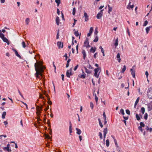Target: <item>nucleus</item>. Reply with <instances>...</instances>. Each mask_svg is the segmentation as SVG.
<instances>
[{
	"instance_id": "obj_59",
	"label": "nucleus",
	"mask_w": 152,
	"mask_h": 152,
	"mask_svg": "<svg viewBox=\"0 0 152 152\" xmlns=\"http://www.w3.org/2000/svg\"><path fill=\"white\" fill-rule=\"evenodd\" d=\"M78 45H79V44L78 43L77 45V46H76V50L77 53H78Z\"/></svg>"
},
{
	"instance_id": "obj_64",
	"label": "nucleus",
	"mask_w": 152,
	"mask_h": 152,
	"mask_svg": "<svg viewBox=\"0 0 152 152\" xmlns=\"http://www.w3.org/2000/svg\"><path fill=\"white\" fill-rule=\"evenodd\" d=\"M145 75H146L147 77V78L148 76V73L147 71H146L145 72Z\"/></svg>"
},
{
	"instance_id": "obj_30",
	"label": "nucleus",
	"mask_w": 152,
	"mask_h": 152,
	"mask_svg": "<svg viewBox=\"0 0 152 152\" xmlns=\"http://www.w3.org/2000/svg\"><path fill=\"white\" fill-rule=\"evenodd\" d=\"M98 39H99L98 37V36H97V35H96L95 37V39L93 40V41L94 42H96L98 41Z\"/></svg>"
},
{
	"instance_id": "obj_27",
	"label": "nucleus",
	"mask_w": 152,
	"mask_h": 152,
	"mask_svg": "<svg viewBox=\"0 0 152 152\" xmlns=\"http://www.w3.org/2000/svg\"><path fill=\"white\" fill-rule=\"evenodd\" d=\"M139 100H140V98L139 97H138L137 98V99H136V101L135 102V103H134V107L136 106L137 105V103L139 102Z\"/></svg>"
},
{
	"instance_id": "obj_42",
	"label": "nucleus",
	"mask_w": 152,
	"mask_h": 152,
	"mask_svg": "<svg viewBox=\"0 0 152 152\" xmlns=\"http://www.w3.org/2000/svg\"><path fill=\"white\" fill-rule=\"evenodd\" d=\"M120 113H121V114L124 115L125 114V113L124 112V110L123 109H121L120 110Z\"/></svg>"
},
{
	"instance_id": "obj_51",
	"label": "nucleus",
	"mask_w": 152,
	"mask_h": 152,
	"mask_svg": "<svg viewBox=\"0 0 152 152\" xmlns=\"http://www.w3.org/2000/svg\"><path fill=\"white\" fill-rule=\"evenodd\" d=\"M74 34L76 36L78 37L79 36V34H78V31H75L74 32Z\"/></svg>"
},
{
	"instance_id": "obj_55",
	"label": "nucleus",
	"mask_w": 152,
	"mask_h": 152,
	"mask_svg": "<svg viewBox=\"0 0 152 152\" xmlns=\"http://www.w3.org/2000/svg\"><path fill=\"white\" fill-rule=\"evenodd\" d=\"M99 136L100 138V139H102V135L101 132H99Z\"/></svg>"
},
{
	"instance_id": "obj_57",
	"label": "nucleus",
	"mask_w": 152,
	"mask_h": 152,
	"mask_svg": "<svg viewBox=\"0 0 152 152\" xmlns=\"http://www.w3.org/2000/svg\"><path fill=\"white\" fill-rule=\"evenodd\" d=\"M98 98L97 97V96L96 94H95V99L96 102H97L98 101Z\"/></svg>"
},
{
	"instance_id": "obj_5",
	"label": "nucleus",
	"mask_w": 152,
	"mask_h": 152,
	"mask_svg": "<svg viewBox=\"0 0 152 152\" xmlns=\"http://www.w3.org/2000/svg\"><path fill=\"white\" fill-rule=\"evenodd\" d=\"M104 10H102L100 12L97 14L96 15V18L98 19H100L101 18L103 15V11Z\"/></svg>"
},
{
	"instance_id": "obj_17",
	"label": "nucleus",
	"mask_w": 152,
	"mask_h": 152,
	"mask_svg": "<svg viewBox=\"0 0 152 152\" xmlns=\"http://www.w3.org/2000/svg\"><path fill=\"white\" fill-rule=\"evenodd\" d=\"M82 53L83 55V58L84 60L86 59V51L84 50H83L82 51Z\"/></svg>"
},
{
	"instance_id": "obj_8",
	"label": "nucleus",
	"mask_w": 152,
	"mask_h": 152,
	"mask_svg": "<svg viewBox=\"0 0 152 152\" xmlns=\"http://www.w3.org/2000/svg\"><path fill=\"white\" fill-rule=\"evenodd\" d=\"M148 109L149 111H151L152 110V102H150L148 105Z\"/></svg>"
},
{
	"instance_id": "obj_45",
	"label": "nucleus",
	"mask_w": 152,
	"mask_h": 152,
	"mask_svg": "<svg viewBox=\"0 0 152 152\" xmlns=\"http://www.w3.org/2000/svg\"><path fill=\"white\" fill-rule=\"evenodd\" d=\"M140 126H141L142 127H144L145 126V124L142 122H140Z\"/></svg>"
},
{
	"instance_id": "obj_36",
	"label": "nucleus",
	"mask_w": 152,
	"mask_h": 152,
	"mask_svg": "<svg viewBox=\"0 0 152 152\" xmlns=\"http://www.w3.org/2000/svg\"><path fill=\"white\" fill-rule=\"evenodd\" d=\"M118 38H117V39H116L115 40V42L114 44V45L115 47H116L118 45Z\"/></svg>"
},
{
	"instance_id": "obj_50",
	"label": "nucleus",
	"mask_w": 152,
	"mask_h": 152,
	"mask_svg": "<svg viewBox=\"0 0 152 152\" xmlns=\"http://www.w3.org/2000/svg\"><path fill=\"white\" fill-rule=\"evenodd\" d=\"M0 37L2 39L3 38H4L5 37L4 35L2 33L0 34Z\"/></svg>"
},
{
	"instance_id": "obj_26",
	"label": "nucleus",
	"mask_w": 152,
	"mask_h": 152,
	"mask_svg": "<svg viewBox=\"0 0 152 152\" xmlns=\"http://www.w3.org/2000/svg\"><path fill=\"white\" fill-rule=\"evenodd\" d=\"M145 129L147 131H149L150 132H151L152 131V128H149L148 126H146V127Z\"/></svg>"
},
{
	"instance_id": "obj_12",
	"label": "nucleus",
	"mask_w": 152,
	"mask_h": 152,
	"mask_svg": "<svg viewBox=\"0 0 152 152\" xmlns=\"http://www.w3.org/2000/svg\"><path fill=\"white\" fill-rule=\"evenodd\" d=\"M130 71L131 72V74L132 75V77L134 78H135V71L133 70L132 69H130Z\"/></svg>"
},
{
	"instance_id": "obj_14",
	"label": "nucleus",
	"mask_w": 152,
	"mask_h": 152,
	"mask_svg": "<svg viewBox=\"0 0 152 152\" xmlns=\"http://www.w3.org/2000/svg\"><path fill=\"white\" fill-rule=\"evenodd\" d=\"M93 28L92 27H91L90 29L89 33L87 34V36L89 37L92 34L93 31Z\"/></svg>"
},
{
	"instance_id": "obj_15",
	"label": "nucleus",
	"mask_w": 152,
	"mask_h": 152,
	"mask_svg": "<svg viewBox=\"0 0 152 152\" xmlns=\"http://www.w3.org/2000/svg\"><path fill=\"white\" fill-rule=\"evenodd\" d=\"M2 40L4 42L6 43L8 45H9L10 43L9 42V41L6 37H4L2 39Z\"/></svg>"
},
{
	"instance_id": "obj_4",
	"label": "nucleus",
	"mask_w": 152,
	"mask_h": 152,
	"mask_svg": "<svg viewBox=\"0 0 152 152\" xmlns=\"http://www.w3.org/2000/svg\"><path fill=\"white\" fill-rule=\"evenodd\" d=\"M100 69L101 68L99 67L96 68L94 70V71L95 72L94 75L96 78H98L99 77V73L98 74V72L99 70H100Z\"/></svg>"
},
{
	"instance_id": "obj_28",
	"label": "nucleus",
	"mask_w": 152,
	"mask_h": 152,
	"mask_svg": "<svg viewBox=\"0 0 152 152\" xmlns=\"http://www.w3.org/2000/svg\"><path fill=\"white\" fill-rule=\"evenodd\" d=\"M6 112L5 111H4L3 112L2 114V118L3 119H4L5 118V116L6 115Z\"/></svg>"
},
{
	"instance_id": "obj_56",
	"label": "nucleus",
	"mask_w": 152,
	"mask_h": 152,
	"mask_svg": "<svg viewBox=\"0 0 152 152\" xmlns=\"http://www.w3.org/2000/svg\"><path fill=\"white\" fill-rule=\"evenodd\" d=\"M126 113L129 115L130 114V111L129 110H126Z\"/></svg>"
},
{
	"instance_id": "obj_32",
	"label": "nucleus",
	"mask_w": 152,
	"mask_h": 152,
	"mask_svg": "<svg viewBox=\"0 0 152 152\" xmlns=\"http://www.w3.org/2000/svg\"><path fill=\"white\" fill-rule=\"evenodd\" d=\"M108 13H110V12H111L112 10V8L111 7H110L109 5H108Z\"/></svg>"
},
{
	"instance_id": "obj_33",
	"label": "nucleus",
	"mask_w": 152,
	"mask_h": 152,
	"mask_svg": "<svg viewBox=\"0 0 152 152\" xmlns=\"http://www.w3.org/2000/svg\"><path fill=\"white\" fill-rule=\"evenodd\" d=\"M98 120L99 121V125L101 126V128H102L103 126V125H102V123L101 122V120L99 118L98 119Z\"/></svg>"
},
{
	"instance_id": "obj_7",
	"label": "nucleus",
	"mask_w": 152,
	"mask_h": 152,
	"mask_svg": "<svg viewBox=\"0 0 152 152\" xmlns=\"http://www.w3.org/2000/svg\"><path fill=\"white\" fill-rule=\"evenodd\" d=\"M42 107H40L39 106H37L36 109L37 110V115H39L40 114V113L41 111L42 110Z\"/></svg>"
},
{
	"instance_id": "obj_2",
	"label": "nucleus",
	"mask_w": 152,
	"mask_h": 152,
	"mask_svg": "<svg viewBox=\"0 0 152 152\" xmlns=\"http://www.w3.org/2000/svg\"><path fill=\"white\" fill-rule=\"evenodd\" d=\"M147 96L150 99H152V88H149L147 91Z\"/></svg>"
},
{
	"instance_id": "obj_48",
	"label": "nucleus",
	"mask_w": 152,
	"mask_h": 152,
	"mask_svg": "<svg viewBox=\"0 0 152 152\" xmlns=\"http://www.w3.org/2000/svg\"><path fill=\"white\" fill-rule=\"evenodd\" d=\"M48 104H49L50 105H51L52 104V102L50 100V98L48 96Z\"/></svg>"
},
{
	"instance_id": "obj_18",
	"label": "nucleus",
	"mask_w": 152,
	"mask_h": 152,
	"mask_svg": "<svg viewBox=\"0 0 152 152\" xmlns=\"http://www.w3.org/2000/svg\"><path fill=\"white\" fill-rule=\"evenodd\" d=\"M96 49V48L95 47L94 48L92 47L90 49V51L93 53H94L95 52Z\"/></svg>"
},
{
	"instance_id": "obj_54",
	"label": "nucleus",
	"mask_w": 152,
	"mask_h": 152,
	"mask_svg": "<svg viewBox=\"0 0 152 152\" xmlns=\"http://www.w3.org/2000/svg\"><path fill=\"white\" fill-rule=\"evenodd\" d=\"M138 129L139 130H140L142 132H143V130L142 129V127L141 126H139L138 127Z\"/></svg>"
},
{
	"instance_id": "obj_62",
	"label": "nucleus",
	"mask_w": 152,
	"mask_h": 152,
	"mask_svg": "<svg viewBox=\"0 0 152 152\" xmlns=\"http://www.w3.org/2000/svg\"><path fill=\"white\" fill-rule=\"evenodd\" d=\"M78 65L77 64V65L74 68V71H75L76 70V69H77V68L78 67Z\"/></svg>"
},
{
	"instance_id": "obj_61",
	"label": "nucleus",
	"mask_w": 152,
	"mask_h": 152,
	"mask_svg": "<svg viewBox=\"0 0 152 152\" xmlns=\"http://www.w3.org/2000/svg\"><path fill=\"white\" fill-rule=\"evenodd\" d=\"M18 93H19V94L23 98H24L23 97V95H22V94H21V92H20V91L19 90V89H18Z\"/></svg>"
},
{
	"instance_id": "obj_3",
	"label": "nucleus",
	"mask_w": 152,
	"mask_h": 152,
	"mask_svg": "<svg viewBox=\"0 0 152 152\" xmlns=\"http://www.w3.org/2000/svg\"><path fill=\"white\" fill-rule=\"evenodd\" d=\"M72 75V68H70L69 70H68L66 71V75L67 77L69 78L70 76Z\"/></svg>"
},
{
	"instance_id": "obj_49",
	"label": "nucleus",
	"mask_w": 152,
	"mask_h": 152,
	"mask_svg": "<svg viewBox=\"0 0 152 152\" xmlns=\"http://www.w3.org/2000/svg\"><path fill=\"white\" fill-rule=\"evenodd\" d=\"M90 107L92 109H93L94 104L93 103L91 102L90 103Z\"/></svg>"
},
{
	"instance_id": "obj_37",
	"label": "nucleus",
	"mask_w": 152,
	"mask_h": 152,
	"mask_svg": "<svg viewBox=\"0 0 152 152\" xmlns=\"http://www.w3.org/2000/svg\"><path fill=\"white\" fill-rule=\"evenodd\" d=\"M70 61H71V59H69L67 61V64H66V67H68L69 65V63Z\"/></svg>"
},
{
	"instance_id": "obj_31",
	"label": "nucleus",
	"mask_w": 152,
	"mask_h": 152,
	"mask_svg": "<svg viewBox=\"0 0 152 152\" xmlns=\"http://www.w3.org/2000/svg\"><path fill=\"white\" fill-rule=\"evenodd\" d=\"M106 144L107 147H108L109 145L110 142L109 140L108 139H107L106 141Z\"/></svg>"
},
{
	"instance_id": "obj_47",
	"label": "nucleus",
	"mask_w": 152,
	"mask_h": 152,
	"mask_svg": "<svg viewBox=\"0 0 152 152\" xmlns=\"http://www.w3.org/2000/svg\"><path fill=\"white\" fill-rule=\"evenodd\" d=\"M86 77V74H84L81 75L80 78H85Z\"/></svg>"
},
{
	"instance_id": "obj_53",
	"label": "nucleus",
	"mask_w": 152,
	"mask_h": 152,
	"mask_svg": "<svg viewBox=\"0 0 152 152\" xmlns=\"http://www.w3.org/2000/svg\"><path fill=\"white\" fill-rule=\"evenodd\" d=\"M136 118L137 119L138 121H139L140 119V118L139 116V115L137 114H136Z\"/></svg>"
},
{
	"instance_id": "obj_44",
	"label": "nucleus",
	"mask_w": 152,
	"mask_h": 152,
	"mask_svg": "<svg viewBox=\"0 0 152 152\" xmlns=\"http://www.w3.org/2000/svg\"><path fill=\"white\" fill-rule=\"evenodd\" d=\"M140 126H141L142 127H144L145 126V124L142 122H140Z\"/></svg>"
},
{
	"instance_id": "obj_9",
	"label": "nucleus",
	"mask_w": 152,
	"mask_h": 152,
	"mask_svg": "<svg viewBox=\"0 0 152 152\" xmlns=\"http://www.w3.org/2000/svg\"><path fill=\"white\" fill-rule=\"evenodd\" d=\"M107 133V128H105L104 129L103 131L104 133V140L106 137V136Z\"/></svg>"
},
{
	"instance_id": "obj_40",
	"label": "nucleus",
	"mask_w": 152,
	"mask_h": 152,
	"mask_svg": "<svg viewBox=\"0 0 152 152\" xmlns=\"http://www.w3.org/2000/svg\"><path fill=\"white\" fill-rule=\"evenodd\" d=\"M76 12V9L75 7H74L73 8V11H72V14L73 15H74L75 14Z\"/></svg>"
},
{
	"instance_id": "obj_21",
	"label": "nucleus",
	"mask_w": 152,
	"mask_h": 152,
	"mask_svg": "<svg viewBox=\"0 0 152 152\" xmlns=\"http://www.w3.org/2000/svg\"><path fill=\"white\" fill-rule=\"evenodd\" d=\"M3 149L4 151H7L8 152H11L12 151L11 149H10V147H3Z\"/></svg>"
},
{
	"instance_id": "obj_41",
	"label": "nucleus",
	"mask_w": 152,
	"mask_h": 152,
	"mask_svg": "<svg viewBox=\"0 0 152 152\" xmlns=\"http://www.w3.org/2000/svg\"><path fill=\"white\" fill-rule=\"evenodd\" d=\"M98 33V31L97 30V27L96 28L95 30V32H94V34L95 35H97V34Z\"/></svg>"
},
{
	"instance_id": "obj_23",
	"label": "nucleus",
	"mask_w": 152,
	"mask_h": 152,
	"mask_svg": "<svg viewBox=\"0 0 152 152\" xmlns=\"http://www.w3.org/2000/svg\"><path fill=\"white\" fill-rule=\"evenodd\" d=\"M85 72L88 74H90L91 73V71L90 70H88V69H87L85 67H84Z\"/></svg>"
},
{
	"instance_id": "obj_35",
	"label": "nucleus",
	"mask_w": 152,
	"mask_h": 152,
	"mask_svg": "<svg viewBox=\"0 0 152 152\" xmlns=\"http://www.w3.org/2000/svg\"><path fill=\"white\" fill-rule=\"evenodd\" d=\"M126 66L125 65H124L123 66V68L122 69V71H121V72L124 73L125 71L126 70Z\"/></svg>"
},
{
	"instance_id": "obj_6",
	"label": "nucleus",
	"mask_w": 152,
	"mask_h": 152,
	"mask_svg": "<svg viewBox=\"0 0 152 152\" xmlns=\"http://www.w3.org/2000/svg\"><path fill=\"white\" fill-rule=\"evenodd\" d=\"M84 44V46L87 48H88L90 47V46L89 44L88 39V38L86 39Z\"/></svg>"
},
{
	"instance_id": "obj_38",
	"label": "nucleus",
	"mask_w": 152,
	"mask_h": 152,
	"mask_svg": "<svg viewBox=\"0 0 152 152\" xmlns=\"http://www.w3.org/2000/svg\"><path fill=\"white\" fill-rule=\"evenodd\" d=\"M141 112H142V114H143L145 112V109L144 107H142L141 109Z\"/></svg>"
},
{
	"instance_id": "obj_46",
	"label": "nucleus",
	"mask_w": 152,
	"mask_h": 152,
	"mask_svg": "<svg viewBox=\"0 0 152 152\" xmlns=\"http://www.w3.org/2000/svg\"><path fill=\"white\" fill-rule=\"evenodd\" d=\"M148 23V22L147 20H145V21L143 25V26H146Z\"/></svg>"
},
{
	"instance_id": "obj_29",
	"label": "nucleus",
	"mask_w": 152,
	"mask_h": 152,
	"mask_svg": "<svg viewBox=\"0 0 152 152\" xmlns=\"http://www.w3.org/2000/svg\"><path fill=\"white\" fill-rule=\"evenodd\" d=\"M151 26L148 27L146 28L145 30L147 34H148L151 28Z\"/></svg>"
},
{
	"instance_id": "obj_39",
	"label": "nucleus",
	"mask_w": 152,
	"mask_h": 152,
	"mask_svg": "<svg viewBox=\"0 0 152 152\" xmlns=\"http://www.w3.org/2000/svg\"><path fill=\"white\" fill-rule=\"evenodd\" d=\"M22 45L23 48H25L26 47V43L24 41H23L22 42Z\"/></svg>"
},
{
	"instance_id": "obj_11",
	"label": "nucleus",
	"mask_w": 152,
	"mask_h": 152,
	"mask_svg": "<svg viewBox=\"0 0 152 152\" xmlns=\"http://www.w3.org/2000/svg\"><path fill=\"white\" fill-rule=\"evenodd\" d=\"M72 124L71 122L70 121L69 122V134L70 135H71V133L72 132Z\"/></svg>"
},
{
	"instance_id": "obj_60",
	"label": "nucleus",
	"mask_w": 152,
	"mask_h": 152,
	"mask_svg": "<svg viewBox=\"0 0 152 152\" xmlns=\"http://www.w3.org/2000/svg\"><path fill=\"white\" fill-rule=\"evenodd\" d=\"M40 97L41 98L43 99H44V100H45V101H46V99H45L44 97L42 95L40 94Z\"/></svg>"
},
{
	"instance_id": "obj_25",
	"label": "nucleus",
	"mask_w": 152,
	"mask_h": 152,
	"mask_svg": "<svg viewBox=\"0 0 152 152\" xmlns=\"http://www.w3.org/2000/svg\"><path fill=\"white\" fill-rule=\"evenodd\" d=\"M76 130L77 131L76 133L77 134L80 135L81 134V131L80 129L77 128H76Z\"/></svg>"
},
{
	"instance_id": "obj_16",
	"label": "nucleus",
	"mask_w": 152,
	"mask_h": 152,
	"mask_svg": "<svg viewBox=\"0 0 152 152\" xmlns=\"http://www.w3.org/2000/svg\"><path fill=\"white\" fill-rule=\"evenodd\" d=\"M12 50L15 52V53L16 55L20 58H21V56L20 55L18 54L17 51L15 49H12Z\"/></svg>"
},
{
	"instance_id": "obj_1",
	"label": "nucleus",
	"mask_w": 152,
	"mask_h": 152,
	"mask_svg": "<svg viewBox=\"0 0 152 152\" xmlns=\"http://www.w3.org/2000/svg\"><path fill=\"white\" fill-rule=\"evenodd\" d=\"M34 66L36 71L35 75L37 78L40 79V77L42 76V73L45 69V67L42 64L39 62L35 63Z\"/></svg>"
},
{
	"instance_id": "obj_63",
	"label": "nucleus",
	"mask_w": 152,
	"mask_h": 152,
	"mask_svg": "<svg viewBox=\"0 0 152 152\" xmlns=\"http://www.w3.org/2000/svg\"><path fill=\"white\" fill-rule=\"evenodd\" d=\"M114 140L115 143V144L116 146L118 147V145L117 143V141H116V140L115 139H114Z\"/></svg>"
},
{
	"instance_id": "obj_24",
	"label": "nucleus",
	"mask_w": 152,
	"mask_h": 152,
	"mask_svg": "<svg viewBox=\"0 0 152 152\" xmlns=\"http://www.w3.org/2000/svg\"><path fill=\"white\" fill-rule=\"evenodd\" d=\"M116 57L118 59V61L119 62H121V59L120 58V54L119 53H118Z\"/></svg>"
},
{
	"instance_id": "obj_20",
	"label": "nucleus",
	"mask_w": 152,
	"mask_h": 152,
	"mask_svg": "<svg viewBox=\"0 0 152 152\" xmlns=\"http://www.w3.org/2000/svg\"><path fill=\"white\" fill-rule=\"evenodd\" d=\"M56 21L57 25H59V24L60 19L57 16L56 19Z\"/></svg>"
},
{
	"instance_id": "obj_19",
	"label": "nucleus",
	"mask_w": 152,
	"mask_h": 152,
	"mask_svg": "<svg viewBox=\"0 0 152 152\" xmlns=\"http://www.w3.org/2000/svg\"><path fill=\"white\" fill-rule=\"evenodd\" d=\"M48 127H49V128H48V130L49 129L50 130V132H49V134L50 135H51L52 134V131H51V129L50 128L51 127V126L50 125L49 120H48Z\"/></svg>"
},
{
	"instance_id": "obj_58",
	"label": "nucleus",
	"mask_w": 152,
	"mask_h": 152,
	"mask_svg": "<svg viewBox=\"0 0 152 152\" xmlns=\"http://www.w3.org/2000/svg\"><path fill=\"white\" fill-rule=\"evenodd\" d=\"M103 117L104 119H106V116L104 112H103Z\"/></svg>"
},
{
	"instance_id": "obj_43",
	"label": "nucleus",
	"mask_w": 152,
	"mask_h": 152,
	"mask_svg": "<svg viewBox=\"0 0 152 152\" xmlns=\"http://www.w3.org/2000/svg\"><path fill=\"white\" fill-rule=\"evenodd\" d=\"M148 118V114L147 113H146L144 115V118L145 120H147Z\"/></svg>"
},
{
	"instance_id": "obj_34",
	"label": "nucleus",
	"mask_w": 152,
	"mask_h": 152,
	"mask_svg": "<svg viewBox=\"0 0 152 152\" xmlns=\"http://www.w3.org/2000/svg\"><path fill=\"white\" fill-rule=\"evenodd\" d=\"M29 18H27L25 20V22L26 25H28L29 22Z\"/></svg>"
},
{
	"instance_id": "obj_13",
	"label": "nucleus",
	"mask_w": 152,
	"mask_h": 152,
	"mask_svg": "<svg viewBox=\"0 0 152 152\" xmlns=\"http://www.w3.org/2000/svg\"><path fill=\"white\" fill-rule=\"evenodd\" d=\"M84 16L85 17V21H87L88 20V16L86 12H84Z\"/></svg>"
},
{
	"instance_id": "obj_22",
	"label": "nucleus",
	"mask_w": 152,
	"mask_h": 152,
	"mask_svg": "<svg viewBox=\"0 0 152 152\" xmlns=\"http://www.w3.org/2000/svg\"><path fill=\"white\" fill-rule=\"evenodd\" d=\"M130 3V2L129 3V5L127 7V8L128 9H130L131 8L132 9L134 7V5H131Z\"/></svg>"
},
{
	"instance_id": "obj_52",
	"label": "nucleus",
	"mask_w": 152,
	"mask_h": 152,
	"mask_svg": "<svg viewBox=\"0 0 152 152\" xmlns=\"http://www.w3.org/2000/svg\"><path fill=\"white\" fill-rule=\"evenodd\" d=\"M55 2L57 4L58 6L60 3V0H55Z\"/></svg>"
},
{
	"instance_id": "obj_10",
	"label": "nucleus",
	"mask_w": 152,
	"mask_h": 152,
	"mask_svg": "<svg viewBox=\"0 0 152 152\" xmlns=\"http://www.w3.org/2000/svg\"><path fill=\"white\" fill-rule=\"evenodd\" d=\"M57 45L58 47L59 48H63V43L61 42H58L57 43Z\"/></svg>"
}]
</instances>
